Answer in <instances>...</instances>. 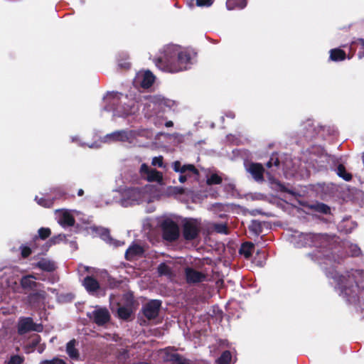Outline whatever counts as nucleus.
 Returning <instances> with one entry per match:
<instances>
[{"label": "nucleus", "instance_id": "55", "mask_svg": "<svg viewBox=\"0 0 364 364\" xmlns=\"http://www.w3.org/2000/svg\"><path fill=\"white\" fill-rule=\"evenodd\" d=\"M85 268L86 270H88V269H89L87 267H85Z\"/></svg>", "mask_w": 364, "mask_h": 364}, {"label": "nucleus", "instance_id": "41", "mask_svg": "<svg viewBox=\"0 0 364 364\" xmlns=\"http://www.w3.org/2000/svg\"><path fill=\"white\" fill-rule=\"evenodd\" d=\"M215 230L217 232L228 234L226 225L224 224L215 225Z\"/></svg>", "mask_w": 364, "mask_h": 364}, {"label": "nucleus", "instance_id": "37", "mask_svg": "<svg viewBox=\"0 0 364 364\" xmlns=\"http://www.w3.org/2000/svg\"><path fill=\"white\" fill-rule=\"evenodd\" d=\"M313 208L319 213L326 214L330 212V208L323 203H316L313 205Z\"/></svg>", "mask_w": 364, "mask_h": 364}, {"label": "nucleus", "instance_id": "14", "mask_svg": "<svg viewBox=\"0 0 364 364\" xmlns=\"http://www.w3.org/2000/svg\"><path fill=\"white\" fill-rule=\"evenodd\" d=\"M43 330V326L40 324H36L31 318H21L18 325V331L20 334H24L28 331L40 332Z\"/></svg>", "mask_w": 364, "mask_h": 364}, {"label": "nucleus", "instance_id": "6", "mask_svg": "<svg viewBox=\"0 0 364 364\" xmlns=\"http://www.w3.org/2000/svg\"><path fill=\"white\" fill-rule=\"evenodd\" d=\"M290 242L296 247L318 246L325 240L324 235L312 233L294 232L289 238Z\"/></svg>", "mask_w": 364, "mask_h": 364}, {"label": "nucleus", "instance_id": "2", "mask_svg": "<svg viewBox=\"0 0 364 364\" xmlns=\"http://www.w3.org/2000/svg\"><path fill=\"white\" fill-rule=\"evenodd\" d=\"M154 63L162 71L175 73L187 70L191 64V57L186 49L179 46L168 45Z\"/></svg>", "mask_w": 364, "mask_h": 364}, {"label": "nucleus", "instance_id": "22", "mask_svg": "<svg viewBox=\"0 0 364 364\" xmlns=\"http://www.w3.org/2000/svg\"><path fill=\"white\" fill-rule=\"evenodd\" d=\"M143 249L138 245H133L130 246L125 253L127 259L132 260L135 257L142 255Z\"/></svg>", "mask_w": 364, "mask_h": 364}, {"label": "nucleus", "instance_id": "52", "mask_svg": "<svg viewBox=\"0 0 364 364\" xmlns=\"http://www.w3.org/2000/svg\"><path fill=\"white\" fill-rule=\"evenodd\" d=\"M228 186H229L230 189H233L234 188V184L233 183H230Z\"/></svg>", "mask_w": 364, "mask_h": 364}, {"label": "nucleus", "instance_id": "32", "mask_svg": "<svg viewBox=\"0 0 364 364\" xmlns=\"http://www.w3.org/2000/svg\"><path fill=\"white\" fill-rule=\"evenodd\" d=\"M35 200L38 205L45 208H50L53 205V199L51 198H39L38 196H36Z\"/></svg>", "mask_w": 364, "mask_h": 364}, {"label": "nucleus", "instance_id": "43", "mask_svg": "<svg viewBox=\"0 0 364 364\" xmlns=\"http://www.w3.org/2000/svg\"><path fill=\"white\" fill-rule=\"evenodd\" d=\"M20 249H21V255L23 257H27L31 253V248L27 246H23V245L21 246Z\"/></svg>", "mask_w": 364, "mask_h": 364}, {"label": "nucleus", "instance_id": "11", "mask_svg": "<svg viewBox=\"0 0 364 364\" xmlns=\"http://www.w3.org/2000/svg\"><path fill=\"white\" fill-rule=\"evenodd\" d=\"M154 79L155 77L150 71H141L136 74L134 80V84L136 86L148 88L153 84Z\"/></svg>", "mask_w": 364, "mask_h": 364}, {"label": "nucleus", "instance_id": "35", "mask_svg": "<svg viewBox=\"0 0 364 364\" xmlns=\"http://www.w3.org/2000/svg\"><path fill=\"white\" fill-rule=\"evenodd\" d=\"M213 1H196L194 4L193 1H188V6L189 8H193L194 6L198 7H210L212 5Z\"/></svg>", "mask_w": 364, "mask_h": 364}, {"label": "nucleus", "instance_id": "8", "mask_svg": "<svg viewBox=\"0 0 364 364\" xmlns=\"http://www.w3.org/2000/svg\"><path fill=\"white\" fill-rule=\"evenodd\" d=\"M163 235L165 240H176L179 236V229L177 224L170 219H166L161 224Z\"/></svg>", "mask_w": 364, "mask_h": 364}, {"label": "nucleus", "instance_id": "21", "mask_svg": "<svg viewBox=\"0 0 364 364\" xmlns=\"http://www.w3.org/2000/svg\"><path fill=\"white\" fill-rule=\"evenodd\" d=\"M36 279V277L33 275L24 276L21 279V285L24 289L32 290L37 286Z\"/></svg>", "mask_w": 364, "mask_h": 364}, {"label": "nucleus", "instance_id": "10", "mask_svg": "<svg viewBox=\"0 0 364 364\" xmlns=\"http://www.w3.org/2000/svg\"><path fill=\"white\" fill-rule=\"evenodd\" d=\"M87 316L98 326L104 325L109 321L110 318L108 310L106 308L100 307H96L93 311L88 312Z\"/></svg>", "mask_w": 364, "mask_h": 364}, {"label": "nucleus", "instance_id": "50", "mask_svg": "<svg viewBox=\"0 0 364 364\" xmlns=\"http://www.w3.org/2000/svg\"><path fill=\"white\" fill-rule=\"evenodd\" d=\"M267 166L268 168H271V167H272V161H269V162H267Z\"/></svg>", "mask_w": 364, "mask_h": 364}, {"label": "nucleus", "instance_id": "17", "mask_svg": "<svg viewBox=\"0 0 364 364\" xmlns=\"http://www.w3.org/2000/svg\"><path fill=\"white\" fill-rule=\"evenodd\" d=\"M161 304V303L159 300H152L147 303L143 308L144 316L148 319L156 318L159 314Z\"/></svg>", "mask_w": 364, "mask_h": 364}, {"label": "nucleus", "instance_id": "40", "mask_svg": "<svg viewBox=\"0 0 364 364\" xmlns=\"http://www.w3.org/2000/svg\"><path fill=\"white\" fill-rule=\"evenodd\" d=\"M163 156H155L152 159L151 164L154 166L164 167Z\"/></svg>", "mask_w": 364, "mask_h": 364}, {"label": "nucleus", "instance_id": "28", "mask_svg": "<svg viewBox=\"0 0 364 364\" xmlns=\"http://www.w3.org/2000/svg\"><path fill=\"white\" fill-rule=\"evenodd\" d=\"M223 181V178L217 173H211L207 176L206 183L208 185L220 184Z\"/></svg>", "mask_w": 364, "mask_h": 364}, {"label": "nucleus", "instance_id": "42", "mask_svg": "<svg viewBox=\"0 0 364 364\" xmlns=\"http://www.w3.org/2000/svg\"><path fill=\"white\" fill-rule=\"evenodd\" d=\"M65 238V236L64 235L60 234L56 237L51 238L49 240V243L50 245H54V244L58 243L60 241H63Z\"/></svg>", "mask_w": 364, "mask_h": 364}, {"label": "nucleus", "instance_id": "24", "mask_svg": "<svg viewBox=\"0 0 364 364\" xmlns=\"http://www.w3.org/2000/svg\"><path fill=\"white\" fill-rule=\"evenodd\" d=\"M167 350H163L161 351V355L163 358L166 360H176L177 361L176 364H190L189 360L186 359H181L179 358L177 354H171V355H166Z\"/></svg>", "mask_w": 364, "mask_h": 364}, {"label": "nucleus", "instance_id": "13", "mask_svg": "<svg viewBox=\"0 0 364 364\" xmlns=\"http://www.w3.org/2000/svg\"><path fill=\"white\" fill-rule=\"evenodd\" d=\"M75 213V210H58L56 218L58 223L63 227L73 226L75 223L74 213Z\"/></svg>", "mask_w": 364, "mask_h": 364}, {"label": "nucleus", "instance_id": "12", "mask_svg": "<svg viewBox=\"0 0 364 364\" xmlns=\"http://www.w3.org/2000/svg\"><path fill=\"white\" fill-rule=\"evenodd\" d=\"M172 168L175 172L183 173L189 178L193 176H198L199 173L196 168L192 164L182 165L179 161H176L172 164Z\"/></svg>", "mask_w": 364, "mask_h": 364}, {"label": "nucleus", "instance_id": "30", "mask_svg": "<svg viewBox=\"0 0 364 364\" xmlns=\"http://www.w3.org/2000/svg\"><path fill=\"white\" fill-rule=\"evenodd\" d=\"M337 175L344 179L346 181H348L351 179L352 176L350 173L347 172L346 168L343 165L340 164L336 169Z\"/></svg>", "mask_w": 364, "mask_h": 364}, {"label": "nucleus", "instance_id": "53", "mask_svg": "<svg viewBox=\"0 0 364 364\" xmlns=\"http://www.w3.org/2000/svg\"><path fill=\"white\" fill-rule=\"evenodd\" d=\"M274 164H275V166L279 165V161L277 159H276V161H274Z\"/></svg>", "mask_w": 364, "mask_h": 364}, {"label": "nucleus", "instance_id": "16", "mask_svg": "<svg viewBox=\"0 0 364 364\" xmlns=\"http://www.w3.org/2000/svg\"><path fill=\"white\" fill-rule=\"evenodd\" d=\"M186 279L188 283L194 284L205 281L208 274L205 272L196 270L192 268H186L185 270Z\"/></svg>", "mask_w": 364, "mask_h": 364}, {"label": "nucleus", "instance_id": "18", "mask_svg": "<svg viewBox=\"0 0 364 364\" xmlns=\"http://www.w3.org/2000/svg\"><path fill=\"white\" fill-rule=\"evenodd\" d=\"M247 171L257 181L263 180L264 168L260 164L252 163L247 166Z\"/></svg>", "mask_w": 364, "mask_h": 364}, {"label": "nucleus", "instance_id": "23", "mask_svg": "<svg viewBox=\"0 0 364 364\" xmlns=\"http://www.w3.org/2000/svg\"><path fill=\"white\" fill-rule=\"evenodd\" d=\"M36 267L47 272H52L55 269V263L47 259H41L36 264Z\"/></svg>", "mask_w": 364, "mask_h": 364}, {"label": "nucleus", "instance_id": "7", "mask_svg": "<svg viewBox=\"0 0 364 364\" xmlns=\"http://www.w3.org/2000/svg\"><path fill=\"white\" fill-rule=\"evenodd\" d=\"M136 136V133L134 131H117L111 134H107L103 141L106 143H110L114 141H122L132 143Z\"/></svg>", "mask_w": 364, "mask_h": 364}, {"label": "nucleus", "instance_id": "29", "mask_svg": "<svg viewBox=\"0 0 364 364\" xmlns=\"http://www.w3.org/2000/svg\"><path fill=\"white\" fill-rule=\"evenodd\" d=\"M246 1H226V7L229 11L240 10L246 6Z\"/></svg>", "mask_w": 364, "mask_h": 364}, {"label": "nucleus", "instance_id": "48", "mask_svg": "<svg viewBox=\"0 0 364 364\" xmlns=\"http://www.w3.org/2000/svg\"><path fill=\"white\" fill-rule=\"evenodd\" d=\"M165 125L167 127H172L173 125V123L171 121H168V122H166Z\"/></svg>", "mask_w": 364, "mask_h": 364}, {"label": "nucleus", "instance_id": "25", "mask_svg": "<svg viewBox=\"0 0 364 364\" xmlns=\"http://www.w3.org/2000/svg\"><path fill=\"white\" fill-rule=\"evenodd\" d=\"M75 343H76V341L74 339L69 341L67 343L66 351H67V353L68 354V355L71 358L77 359L78 356H79V353H78L77 350L75 348Z\"/></svg>", "mask_w": 364, "mask_h": 364}, {"label": "nucleus", "instance_id": "19", "mask_svg": "<svg viewBox=\"0 0 364 364\" xmlns=\"http://www.w3.org/2000/svg\"><path fill=\"white\" fill-rule=\"evenodd\" d=\"M96 232L100 236V237L105 240L106 242L109 243L110 245L114 247H119L124 245L123 242L117 241L112 239L110 235L109 230L107 229L103 228H96Z\"/></svg>", "mask_w": 364, "mask_h": 364}, {"label": "nucleus", "instance_id": "54", "mask_svg": "<svg viewBox=\"0 0 364 364\" xmlns=\"http://www.w3.org/2000/svg\"><path fill=\"white\" fill-rule=\"evenodd\" d=\"M124 67H129V63H127V65H124Z\"/></svg>", "mask_w": 364, "mask_h": 364}, {"label": "nucleus", "instance_id": "3", "mask_svg": "<svg viewBox=\"0 0 364 364\" xmlns=\"http://www.w3.org/2000/svg\"><path fill=\"white\" fill-rule=\"evenodd\" d=\"M105 104L104 109L112 111L114 117H125L134 114L138 110L136 102H128L127 96L124 97L119 92H108L104 97Z\"/></svg>", "mask_w": 364, "mask_h": 364}, {"label": "nucleus", "instance_id": "15", "mask_svg": "<svg viewBox=\"0 0 364 364\" xmlns=\"http://www.w3.org/2000/svg\"><path fill=\"white\" fill-rule=\"evenodd\" d=\"M140 173L149 181L160 183L163 179L162 173L156 169L149 168L146 164H143L140 168Z\"/></svg>", "mask_w": 364, "mask_h": 364}, {"label": "nucleus", "instance_id": "1", "mask_svg": "<svg viewBox=\"0 0 364 364\" xmlns=\"http://www.w3.org/2000/svg\"><path fill=\"white\" fill-rule=\"evenodd\" d=\"M320 259H321L320 264L326 270L327 276L333 279L336 288L340 291V294L343 296L348 297V301H352L351 297L357 295L359 289L364 290V272L363 271L352 270L338 275L334 269L335 259L333 256L325 255Z\"/></svg>", "mask_w": 364, "mask_h": 364}, {"label": "nucleus", "instance_id": "38", "mask_svg": "<svg viewBox=\"0 0 364 364\" xmlns=\"http://www.w3.org/2000/svg\"><path fill=\"white\" fill-rule=\"evenodd\" d=\"M50 230L47 228H41L38 230L39 237L42 240H45L50 235Z\"/></svg>", "mask_w": 364, "mask_h": 364}, {"label": "nucleus", "instance_id": "20", "mask_svg": "<svg viewBox=\"0 0 364 364\" xmlns=\"http://www.w3.org/2000/svg\"><path fill=\"white\" fill-rule=\"evenodd\" d=\"M82 285L90 294H94L100 289L99 282L90 276H87L84 279Z\"/></svg>", "mask_w": 364, "mask_h": 364}, {"label": "nucleus", "instance_id": "39", "mask_svg": "<svg viewBox=\"0 0 364 364\" xmlns=\"http://www.w3.org/2000/svg\"><path fill=\"white\" fill-rule=\"evenodd\" d=\"M360 252V248L356 245L350 244L348 254L350 256H358Z\"/></svg>", "mask_w": 364, "mask_h": 364}, {"label": "nucleus", "instance_id": "31", "mask_svg": "<svg viewBox=\"0 0 364 364\" xmlns=\"http://www.w3.org/2000/svg\"><path fill=\"white\" fill-rule=\"evenodd\" d=\"M118 316L122 319H127L132 314V310L129 307L120 306L117 311Z\"/></svg>", "mask_w": 364, "mask_h": 364}, {"label": "nucleus", "instance_id": "36", "mask_svg": "<svg viewBox=\"0 0 364 364\" xmlns=\"http://www.w3.org/2000/svg\"><path fill=\"white\" fill-rule=\"evenodd\" d=\"M158 272L160 275H171V268L166 264L162 263L158 267Z\"/></svg>", "mask_w": 364, "mask_h": 364}, {"label": "nucleus", "instance_id": "34", "mask_svg": "<svg viewBox=\"0 0 364 364\" xmlns=\"http://www.w3.org/2000/svg\"><path fill=\"white\" fill-rule=\"evenodd\" d=\"M44 299V292H39V293H35L31 294L28 297V302L33 305L36 300L38 299Z\"/></svg>", "mask_w": 364, "mask_h": 364}, {"label": "nucleus", "instance_id": "51", "mask_svg": "<svg viewBox=\"0 0 364 364\" xmlns=\"http://www.w3.org/2000/svg\"><path fill=\"white\" fill-rule=\"evenodd\" d=\"M177 190H178V192L180 193H183V189L182 188H177Z\"/></svg>", "mask_w": 364, "mask_h": 364}, {"label": "nucleus", "instance_id": "5", "mask_svg": "<svg viewBox=\"0 0 364 364\" xmlns=\"http://www.w3.org/2000/svg\"><path fill=\"white\" fill-rule=\"evenodd\" d=\"M151 188L146 186L142 188H129L124 192V200L122 203L124 205L139 204L144 202L151 203L154 197L151 193Z\"/></svg>", "mask_w": 364, "mask_h": 364}, {"label": "nucleus", "instance_id": "47", "mask_svg": "<svg viewBox=\"0 0 364 364\" xmlns=\"http://www.w3.org/2000/svg\"><path fill=\"white\" fill-rule=\"evenodd\" d=\"M55 191L57 192V194H56V196H55V198H59L60 197H61L64 193L62 192L60 188H58L55 190Z\"/></svg>", "mask_w": 364, "mask_h": 364}, {"label": "nucleus", "instance_id": "4", "mask_svg": "<svg viewBox=\"0 0 364 364\" xmlns=\"http://www.w3.org/2000/svg\"><path fill=\"white\" fill-rule=\"evenodd\" d=\"M174 106V101L161 95L151 96L146 99L143 111L146 117H160L162 113L171 109Z\"/></svg>", "mask_w": 364, "mask_h": 364}, {"label": "nucleus", "instance_id": "49", "mask_svg": "<svg viewBox=\"0 0 364 364\" xmlns=\"http://www.w3.org/2000/svg\"><path fill=\"white\" fill-rule=\"evenodd\" d=\"M83 193H84V191H83V190H82V189H80V190L78 191V192H77V195H78L79 196H82L83 195Z\"/></svg>", "mask_w": 364, "mask_h": 364}, {"label": "nucleus", "instance_id": "9", "mask_svg": "<svg viewBox=\"0 0 364 364\" xmlns=\"http://www.w3.org/2000/svg\"><path fill=\"white\" fill-rule=\"evenodd\" d=\"M200 223L195 219L186 220L183 223V234L186 240L195 239L200 231Z\"/></svg>", "mask_w": 364, "mask_h": 364}, {"label": "nucleus", "instance_id": "33", "mask_svg": "<svg viewBox=\"0 0 364 364\" xmlns=\"http://www.w3.org/2000/svg\"><path fill=\"white\" fill-rule=\"evenodd\" d=\"M231 360V354L230 351L223 352L221 356L217 360V364H229Z\"/></svg>", "mask_w": 364, "mask_h": 364}, {"label": "nucleus", "instance_id": "46", "mask_svg": "<svg viewBox=\"0 0 364 364\" xmlns=\"http://www.w3.org/2000/svg\"><path fill=\"white\" fill-rule=\"evenodd\" d=\"M188 178H187V176L183 175V173H180V176L178 178V181L180 183H185Z\"/></svg>", "mask_w": 364, "mask_h": 364}, {"label": "nucleus", "instance_id": "26", "mask_svg": "<svg viewBox=\"0 0 364 364\" xmlns=\"http://www.w3.org/2000/svg\"><path fill=\"white\" fill-rule=\"evenodd\" d=\"M346 58V53L343 50L335 48L330 51V58L333 61L343 60Z\"/></svg>", "mask_w": 364, "mask_h": 364}, {"label": "nucleus", "instance_id": "27", "mask_svg": "<svg viewBox=\"0 0 364 364\" xmlns=\"http://www.w3.org/2000/svg\"><path fill=\"white\" fill-rule=\"evenodd\" d=\"M254 250V245L251 242H245L244 243L240 250V252L241 255H243L245 258H249Z\"/></svg>", "mask_w": 364, "mask_h": 364}, {"label": "nucleus", "instance_id": "45", "mask_svg": "<svg viewBox=\"0 0 364 364\" xmlns=\"http://www.w3.org/2000/svg\"><path fill=\"white\" fill-rule=\"evenodd\" d=\"M23 362V359L18 355L12 356L10 359V364H21Z\"/></svg>", "mask_w": 364, "mask_h": 364}, {"label": "nucleus", "instance_id": "44", "mask_svg": "<svg viewBox=\"0 0 364 364\" xmlns=\"http://www.w3.org/2000/svg\"><path fill=\"white\" fill-rule=\"evenodd\" d=\"M40 364H65V362L63 360L56 358L51 360L42 361Z\"/></svg>", "mask_w": 364, "mask_h": 364}]
</instances>
